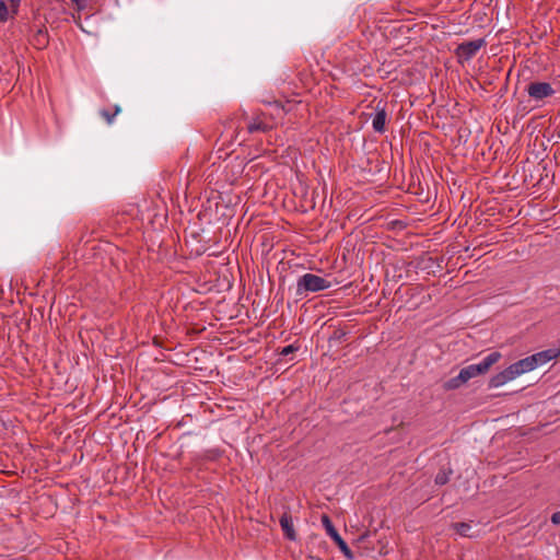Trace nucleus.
<instances>
[{
  "label": "nucleus",
  "mask_w": 560,
  "mask_h": 560,
  "mask_svg": "<svg viewBox=\"0 0 560 560\" xmlns=\"http://www.w3.org/2000/svg\"><path fill=\"white\" fill-rule=\"evenodd\" d=\"M468 381L466 380L465 376H463V372L459 371L458 375L455 376V377H452L450 378L448 381L445 382L444 384V388L447 389V390H452V389H457L459 388L463 384L467 383Z\"/></svg>",
  "instance_id": "obj_13"
},
{
  "label": "nucleus",
  "mask_w": 560,
  "mask_h": 560,
  "mask_svg": "<svg viewBox=\"0 0 560 560\" xmlns=\"http://www.w3.org/2000/svg\"><path fill=\"white\" fill-rule=\"evenodd\" d=\"M515 380L512 370L508 366L503 371L497 373L489 380V388H497L503 386L504 384Z\"/></svg>",
  "instance_id": "obj_8"
},
{
  "label": "nucleus",
  "mask_w": 560,
  "mask_h": 560,
  "mask_svg": "<svg viewBox=\"0 0 560 560\" xmlns=\"http://www.w3.org/2000/svg\"><path fill=\"white\" fill-rule=\"evenodd\" d=\"M501 353L498 351L490 352L480 362L463 368L460 370L463 372V376L469 381L474 377L486 374L490 368L501 359Z\"/></svg>",
  "instance_id": "obj_2"
},
{
  "label": "nucleus",
  "mask_w": 560,
  "mask_h": 560,
  "mask_svg": "<svg viewBox=\"0 0 560 560\" xmlns=\"http://www.w3.org/2000/svg\"><path fill=\"white\" fill-rule=\"evenodd\" d=\"M451 527L453 530H455L458 535L463 537H472V535L470 534L471 525L469 523H453Z\"/></svg>",
  "instance_id": "obj_14"
},
{
  "label": "nucleus",
  "mask_w": 560,
  "mask_h": 560,
  "mask_svg": "<svg viewBox=\"0 0 560 560\" xmlns=\"http://www.w3.org/2000/svg\"><path fill=\"white\" fill-rule=\"evenodd\" d=\"M509 368H510V370H512V373L515 378L524 373L535 370L532 361L529 360V357H526L524 359H521V360L514 362Z\"/></svg>",
  "instance_id": "obj_9"
},
{
  "label": "nucleus",
  "mask_w": 560,
  "mask_h": 560,
  "mask_svg": "<svg viewBox=\"0 0 560 560\" xmlns=\"http://www.w3.org/2000/svg\"><path fill=\"white\" fill-rule=\"evenodd\" d=\"M483 46H486L485 38L463 42L455 49V55L458 59V62L464 63L469 61Z\"/></svg>",
  "instance_id": "obj_3"
},
{
  "label": "nucleus",
  "mask_w": 560,
  "mask_h": 560,
  "mask_svg": "<svg viewBox=\"0 0 560 560\" xmlns=\"http://www.w3.org/2000/svg\"><path fill=\"white\" fill-rule=\"evenodd\" d=\"M322 524L325 527L327 534L330 536V538L338 545L341 552L348 558L353 559V553L348 547L347 542L341 538L337 529L335 528L331 520L328 515L324 514L322 516Z\"/></svg>",
  "instance_id": "obj_4"
},
{
  "label": "nucleus",
  "mask_w": 560,
  "mask_h": 560,
  "mask_svg": "<svg viewBox=\"0 0 560 560\" xmlns=\"http://www.w3.org/2000/svg\"><path fill=\"white\" fill-rule=\"evenodd\" d=\"M296 350H298V347H295L294 345H289V346H285L284 348H282L280 354L282 357H287V355L293 353Z\"/></svg>",
  "instance_id": "obj_18"
},
{
  "label": "nucleus",
  "mask_w": 560,
  "mask_h": 560,
  "mask_svg": "<svg viewBox=\"0 0 560 560\" xmlns=\"http://www.w3.org/2000/svg\"><path fill=\"white\" fill-rule=\"evenodd\" d=\"M371 117L373 130L378 133H384L387 113L385 106L382 104L381 101L376 104L374 113L371 114Z\"/></svg>",
  "instance_id": "obj_6"
},
{
  "label": "nucleus",
  "mask_w": 560,
  "mask_h": 560,
  "mask_svg": "<svg viewBox=\"0 0 560 560\" xmlns=\"http://www.w3.org/2000/svg\"><path fill=\"white\" fill-rule=\"evenodd\" d=\"M527 93L532 98L540 101L552 96L555 94V90L548 82H533L528 85Z\"/></svg>",
  "instance_id": "obj_5"
},
{
  "label": "nucleus",
  "mask_w": 560,
  "mask_h": 560,
  "mask_svg": "<svg viewBox=\"0 0 560 560\" xmlns=\"http://www.w3.org/2000/svg\"><path fill=\"white\" fill-rule=\"evenodd\" d=\"M280 526L284 533V536L291 540L294 541L296 539V533L294 530L293 521L289 513L284 512L280 520Z\"/></svg>",
  "instance_id": "obj_10"
},
{
  "label": "nucleus",
  "mask_w": 560,
  "mask_h": 560,
  "mask_svg": "<svg viewBox=\"0 0 560 560\" xmlns=\"http://www.w3.org/2000/svg\"><path fill=\"white\" fill-rule=\"evenodd\" d=\"M121 112V108L119 105L114 106V113H110L108 109H101L100 115L106 120L108 125H112L114 122L115 116H117Z\"/></svg>",
  "instance_id": "obj_16"
},
{
  "label": "nucleus",
  "mask_w": 560,
  "mask_h": 560,
  "mask_svg": "<svg viewBox=\"0 0 560 560\" xmlns=\"http://www.w3.org/2000/svg\"><path fill=\"white\" fill-rule=\"evenodd\" d=\"M453 474V470L451 467L442 468L435 476V483L439 486H444L450 481V477Z\"/></svg>",
  "instance_id": "obj_15"
},
{
  "label": "nucleus",
  "mask_w": 560,
  "mask_h": 560,
  "mask_svg": "<svg viewBox=\"0 0 560 560\" xmlns=\"http://www.w3.org/2000/svg\"><path fill=\"white\" fill-rule=\"evenodd\" d=\"M9 19V9L4 0H0V22H7Z\"/></svg>",
  "instance_id": "obj_17"
},
{
  "label": "nucleus",
  "mask_w": 560,
  "mask_h": 560,
  "mask_svg": "<svg viewBox=\"0 0 560 560\" xmlns=\"http://www.w3.org/2000/svg\"><path fill=\"white\" fill-rule=\"evenodd\" d=\"M269 125L261 121L259 118H254L248 125H247V131L249 133L255 132H267L269 130Z\"/></svg>",
  "instance_id": "obj_12"
},
{
  "label": "nucleus",
  "mask_w": 560,
  "mask_h": 560,
  "mask_svg": "<svg viewBox=\"0 0 560 560\" xmlns=\"http://www.w3.org/2000/svg\"><path fill=\"white\" fill-rule=\"evenodd\" d=\"M557 355H558L557 350L548 349V350H544V351H540V352L529 355V360L532 361L534 368L536 369L538 366H541V365L548 363L549 361L555 359Z\"/></svg>",
  "instance_id": "obj_7"
},
{
  "label": "nucleus",
  "mask_w": 560,
  "mask_h": 560,
  "mask_svg": "<svg viewBox=\"0 0 560 560\" xmlns=\"http://www.w3.org/2000/svg\"><path fill=\"white\" fill-rule=\"evenodd\" d=\"M48 33L45 28H37L32 36V44L37 49H43L48 45Z\"/></svg>",
  "instance_id": "obj_11"
},
{
  "label": "nucleus",
  "mask_w": 560,
  "mask_h": 560,
  "mask_svg": "<svg viewBox=\"0 0 560 560\" xmlns=\"http://www.w3.org/2000/svg\"><path fill=\"white\" fill-rule=\"evenodd\" d=\"M346 336L342 330H336L330 339L341 340Z\"/></svg>",
  "instance_id": "obj_21"
},
{
  "label": "nucleus",
  "mask_w": 560,
  "mask_h": 560,
  "mask_svg": "<svg viewBox=\"0 0 560 560\" xmlns=\"http://www.w3.org/2000/svg\"><path fill=\"white\" fill-rule=\"evenodd\" d=\"M551 522L555 525H560V511L552 514Z\"/></svg>",
  "instance_id": "obj_22"
},
{
  "label": "nucleus",
  "mask_w": 560,
  "mask_h": 560,
  "mask_svg": "<svg viewBox=\"0 0 560 560\" xmlns=\"http://www.w3.org/2000/svg\"><path fill=\"white\" fill-rule=\"evenodd\" d=\"M330 281L314 273H305L296 281L295 295L306 296L308 293L319 292L329 289Z\"/></svg>",
  "instance_id": "obj_1"
},
{
  "label": "nucleus",
  "mask_w": 560,
  "mask_h": 560,
  "mask_svg": "<svg viewBox=\"0 0 560 560\" xmlns=\"http://www.w3.org/2000/svg\"><path fill=\"white\" fill-rule=\"evenodd\" d=\"M262 103L267 104V105H275L277 108L283 109L282 104L279 101H277V100H273V101L262 100Z\"/></svg>",
  "instance_id": "obj_20"
},
{
  "label": "nucleus",
  "mask_w": 560,
  "mask_h": 560,
  "mask_svg": "<svg viewBox=\"0 0 560 560\" xmlns=\"http://www.w3.org/2000/svg\"><path fill=\"white\" fill-rule=\"evenodd\" d=\"M71 1L77 5V9L79 11L84 10L88 5V0H71Z\"/></svg>",
  "instance_id": "obj_19"
}]
</instances>
